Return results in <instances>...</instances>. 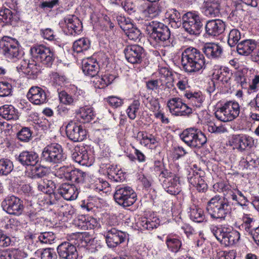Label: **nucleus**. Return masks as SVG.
<instances>
[{
	"label": "nucleus",
	"mask_w": 259,
	"mask_h": 259,
	"mask_svg": "<svg viewBox=\"0 0 259 259\" xmlns=\"http://www.w3.org/2000/svg\"><path fill=\"white\" fill-rule=\"evenodd\" d=\"M144 29L149 35L151 45L154 48L174 46L169 29L164 24L158 21L149 22L145 24Z\"/></svg>",
	"instance_id": "nucleus-1"
},
{
	"label": "nucleus",
	"mask_w": 259,
	"mask_h": 259,
	"mask_svg": "<svg viewBox=\"0 0 259 259\" xmlns=\"http://www.w3.org/2000/svg\"><path fill=\"white\" fill-rule=\"evenodd\" d=\"M181 65L185 72L190 74L197 73L206 67L205 57L199 50L189 47L182 53Z\"/></svg>",
	"instance_id": "nucleus-2"
},
{
	"label": "nucleus",
	"mask_w": 259,
	"mask_h": 259,
	"mask_svg": "<svg viewBox=\"0 0 259 259\" xmlns=\"http://www.w3.org/2000/svg\"><path fill=\"white\" fill-rule=\"evenodd\" d=\"M206 210L210 217L215 220H225L232 211L228 199L219 195L210 199L207 203Z\"/></svg>",
	"instance_id": "nucleus-3"
},
{
	"label": "nucleus",
	"mask_w": 259,
	"mask_h": 259,
	"mask_svg": "<svg viewBox=\"0 0 259 259\" xmlns=\"http://www.w3.org/2000/svg\"><path fill=\"white\" fill-rule=\"evenodd\" d=\"M56 180L50 181V187L53 190V192H50V216H51V219H50V222L53 225L57 224V222L61 220V214L62 213L63 216L68 217L69 214H71V211L69 210L70 208L68 206L63 207L58 201V199L60 197V195L54 191L56 188Z\"/></svg>",
	"instance_id": "nucleus-4"
},
{
	"label": "nucleus",
	"mask_w": 259,
	"mask_h": 259,
	"mask_svg": "<svg viewBox=\"0 0 259 259\" xmlns=\"http://www.w3.org/2000/svg\"><path fill=\"white\" fill-rule=\"evenodd\" d=\"M240 113V106L235 101H227L216 110L215 117L223 122L230 121L237 117Z\"/></svg>",
	"instance_id": "nucleus-5"
},
{
	"label": "nucleus",
	"mask_w": 259,
	"mask_h": 259,
	"mask_svg": "<svg viewBox=\"0 0 259 259\" xmlns=\"http://www.w3.org/2000/svg\"><path fill=\"white\" fill-rule=\"evenodd\" d=\"M0 51L6 58L12 61L19 59L21 55L18 41L6 36L0 40Z\"/></svg>",
	"instance_id": "nucleus-6"
},
{
	"label": "nucleus",
	"mask_w": 259,
	"mask_h": 259,
	"mask_svg": "<svg viewBox=\"0 0 259 259\" xmlns=\"http://www.w3.org/2000/svg\"><path fill=\"white\" fill-rule=\"evenodd\" d=\"M75 241L72 243L64 242L61 243L59 245L56 244L55 247L57 248L59 256L64 259H77L78 253L77 252L76 246L80 245V242H82V234L74 235Z\"/></svg>",
	"instance_id": "nucleus-7"
},
{
	"label": "nucleus",
	"mask_w": 259,
	"mask_h": 259,
	"mask_svg": "<svg viewBox=\"0 0 259 259\" xmlns=\"http://www.w3.org/2000/svg\"><path fill=\"white\" fill-rule=\"evenodd\" d=\"M115 201L120 205L127 207L132 205L137 200L134 190L127 186H118L114 194Z\"/></svg>",
	"instance_id": "nucleus-8"
},
{
	"label": "nucleus",
	"mask_w": 259,
	"mask_h": 259,
	"mask_svg": "<svg viewBox=\"0 0 259 259\" xmlns=\"http://www.w3.org/2000/svg\"><path fill=\"white\" fill-rule=\"evenodd\" d=\"M182 20L183 27L186 32L191 35L199 34L202 24L198 15L195 13L187 12L182 16Z\"/></svg>",
	"instance_id": "nucleus-9"
},
{
	"label": "nucleus",
	"mask_w": 259,
	"mask_h": 259,
	"mask_svg": "<svg viewBox=\"0 0 259 259\" xmlns=\"http://www.w3.org/2000/svg\"><path fill=\"white\" fill-rule=\"evenodd\" d=\"M180 137L188 146H203L207 142L205 135L201 132L197 133L194 128L185 130Z\"/></svg>",
	"instance_id": "nucleus-10"
},
{
	"label": "nucleus",
	"mask_w": 259,
	"mask_h": 259,
	"mask_svg": "<svg viewBox=\"0 0 259 259\" xmlns=\"http://www.w3.org/2000/svg\"><path fill=\"white\" fill-rule=\"evenodd\" d=\"M169 112L175 116L189 115L192 113V109L184 103L180 98H172L167 103Z\"/></svg>",
	"instance_id": "nucleus-11"
},
{
	"label": "nucleus",
	"mask_w": 259,
	"mask_h": 259,
	"mask_svg": "<svg viewBox=\"0 0 259 259\" xmlns=\"http://www.w3.org/2000/svg\"><path fill=\"white\" fill-rule=\"evenodd\" d=\"M1 205L8 213L14 215L20 214L24 207L22 201L14 195L7 196L2 201Z\"/></svg>",
	"instance_id": "nucleus-12"
},
{
	"label": "nucleus",
	"mask_w": 259,
	"mask_h": 259,
	"mask_svg": "<svg viewBox=\"0 0 259 259\" xmlns=\"http://www.w3.org/2000/svg\"><path fill=\"white\" fill-rule=\"evenodd\" d=\"M106 242L110 248H114L123 242L126 238V234L115 228L108 227L104 233Z\"/></svg>",
	"instance_id": "nucleus-13"
},
{
	"label": "nucleus",
	"mask_w": 259,
	"mask_h": 259,
	"mask_svg": "<svg viewBox=\"0 0 259 259\" xmlns=\"http://www.w3.org/2000/svg\"><path fill=\"white\" fill-rule=\"evenodd\" d=\"M124 53L127 61L132 64L141 63L145 57L143 48L138 45L127 46Z\"/></svg>",
	"instance_id": "nucleus-14"
},
{
	"label": "nucleus",
	"mask_w": 259,
	"mask_h": 259,
	"mask_svg": "<svg viewBox=\"0 0 259 259\" xmlns=\"http://www.w3.org/2000/svg\"><path fill=\"white\" fill-rule=\"evenodd\" d=\"M57 172L60 176L63 175L65 179L77 183H83L87 176L85 172L78 169H73L67 166L59 167Z\"/></svg>",
	"instance_id": "nucleus-15"
},
{
	"label": "nucleus",
	"mask_w": 259,
	"mask_h": 259,
	"mask_svg": "<svg viewBox=\"0 0 259 259\" xmlns=\"http://www.w3.org/2000/svg\"><path fill=\"white\" fill-rule=\"evenodd\" d=\"M67 137L74 142L82 141L85 137V131L81 125L75 121H71L66 126Z\"/></svg>",
	"instance_id": "nucleus-16"
},
{
	"label": "nucleus",
	"mask_w": 259,
	"mask_h": 259,
	"mask_svg": "<svg viewBox=\"0 0 259 259\" xmlns=\"http://www.w3.org/2000/svg\"><path fill=\"white\" fill-rule=\"evenodd\" d=\"M190 172L188 179L190 184L194 187L199 192H204L207 189V185L203 178L204 172L201 170Z\"/></svg>",
	"instance_id": "nucleus-17"
},
{
	"label": "nucleus",
	"mask_w": 259,
	"mask_h": 259,
	"mask_svg": "<svg viewBox=\"0 0 259 259\" xmlns=\"http://www.w3.org/2000/svg\"><path fill=\"white\" fill-rule=\"evenodd\" d=\"M27 98L32 103L40 105L46 103L47 94L45 91L38 87H32L27 94Z\"/></svg>",
	"instance_id": "nucleus-18"
},
{
	"label": "nucleus",
	"mask_w": 259,
	"mask_h": 259,
	"mask_svg": "<svg viewBox=\"0 0 259 259\" xmlns=\"http://www.w3.org/2000/svg\"><path fill=\"white\" fill-rule=\"evenodd\" d=\"M120 28L125 32L129 39L136 40L139 38L141 34L140 30L133 26L130 19L126 20L124 17L118 19Z\"/></svg>",
	"instance_id": "nucleus-19"
},
{
	"label": "nucleus",
	"mask_w": 259,
	"mask_h": 259,
	"mask_svg": "<svg viewBox=\"0 0 259 259\" xmlns=\"http://www.w3.org/2000/svg\"><path fill=\"white\" fill-rule=\"evenodd\" d=\"M206 33L209 36H218L225 29V23L220 19L209 20L205 25Z\"/></svg>",
	"instance_id": "nucleus-20"
},
{
	"label": "nucleus",
	"mask_w": 259,
	"mask_h": 259,
	"mask_svg": "<svg viewBox=\"0 0 259 259\" xmlns=\"http://www.w3.org/2000/svg\"><path fill=\"white\" fill-rule=\"evenodd\" d=\"M163 178L164 180L162 182V186L167 193L175 195L180 192L181 187L179 178L174 177L170 175Z\"/></svg>",
	"instance_id": "nucleus-21"
},
{
	"label": "nucleus",
	"mask_w": 259,
	"mask_h": 259,
	"mask_svg": "<svg viewBox=\"0 0 259 259\" xmlns=\"http://www.w3.org/2000/svg\"><path fill=\"white\" fill-rule=\"evenodd\" d=\"M64 20L69 34L76 35L82 31V23L76 16L68 15L64 18Z\"/></svg>",
	"instance_id": "nucleus-22"
},
{
	"label": "nucleus",
	"mask_w": 259,
	"mask_h": 259,
	"mask_svg": "<svg viewBox=\"0 0 259 259\" xmlns=\"http://www.w3.org/2000/svg\"><path fill=\"white\" fill-rule=\"evenodd\" d=\"M140 9L143 16L146 18H154L158 16L161 12V8L158 3H143Z\"/></svg>",
	"instance_id": "nucleus-23"
},
{
	"label": "nucleus",
	"mask_w": 259,
	"mask_h": 259,
	"mask_svg": "<svg viewBox=\"0 0 259 259\" xmlns=\"http://www.w3.org/2000/svg\"><path fill=\"white\" fill-rule=\"evenodd\" d=\"M222 0H207L204 2L203 10L205 15L209 17L219 16L220 14Z\"/></svg>",
	"instance_id": "nucleus-24"
},
{
	"label": "nucleus",
	"mask_w": 259,
	"mask_h": 259,
	"mask_svg": "<svg viewBox=\"0 0 259 259\" xmlns=\"http://www.w3.org/2000/svg\"><path fill=\"white\" fill-rule=\"evenodd\" d=\"M57 192L67 200L75 199L78 194L77 188L74 185L68 183L62 184L57 189Z\"/></svg>",
	"instance_id": "nucleus-25"
},
{
	"label": "nucleus",
	"mask_w": 259,
	"mask_h": 259,
	"mask_svg": "<svg viewBox=\"0 0 259 259\" xmlns=\"http://www.w3.org/2000/svg\"><path fill=\"white\" fill-rule=\"evenodd\" d=\"M72 158L76 162L82 165H91V161H90L85 147H75L72 153Z\"/></svg>",
	"instance_id": "nucleus-26"
},
{
	"label": "nucleus",
	"mask_w": 259,
	"mask_h": 259,
	"mask_svg": "<svg viewBox=\"0 0 259 259\" xmlns=\"http://www.w3.org/2000/svg\"><path fill=\"white\" fill-rule=\"evenodd\" d=\"M99 69V66L98 63L93 59L88 58L83 60L82 70L86 75L94 77L98 73Z\"/></svg>",
	"instance_id": "nucleus-27"
},
{
	"label": "nucleus",
	"mask_w": 259,
	"mask_h": 259,
	"mask_svg": "<svg viewBox=\"0 0 259 259\" xmlns=\"http://www.w3.org/2000/svg\"><path fill=\"white\" fill-rule=\"evenodd\" d=\"M256 42L254 40H244L237 45V51L240 55L248 56L256 49Z\"/></svg>",
	"instance_id": "nucleus-28"
},
{
	"label": "nucleus",
	"mask_w": 259,
	"mask_h": 259,
	"mask_svg": "<svg viewBox=\"0 0 259 259\" xmlns=\"http://www.w3.org/2000/svg\"><path fill=\"white\" fill-rule=\"evenodd\" d=\"M38 155L32 151H23L18 157L19 161L23 165L34 166L38 161Z\"/></svg>",
	"instance_id": "nucleus-29"
},
{
	"label": "nucleus",
	"mask_w": 259,
	"mask_h": 259,
	"mask_svg": "<svg viewBox=\"0 0 259 259\" xmlns=\"http://www.w3.org/2000/svg\"><path fill=\"white\" fill-rule=\"evenodd\" d=\"M52 149L50 150V162H52L50 165L51 168H56L58 165H54L55 163H59L66 158V155L63 153L61 147H51ZM57 169L55 168V170Z\"/></svg>",
	"instance_id": "nucleus-30"
},
{
	"label": "nucleus",
	"mask_w": 259,
	"mask_h": 259,
	"mask_svg": "<svg viewBox=\"0 0 259 259\" xmlns=\"http://www.w3.org/2000/svg\"><path fill=\"white\" fill-rule=\"evenodd\" d=\"M203 52L210 58H217L221 57L223 53V49L217 44H206L203 48Z\"/></svg>",
	"instance_id": "nucleus-31"
},
{
	"label": "nucleus",
	"mask_w": 259,
	"mask_h": 259,
	"mask_svg": "<svg viewBox=\"0 0 259 259\" xmlns=\"http://www.w3.org/2000/svg\"><path fill=\"white\" fill-rule=\"evenodd\" d=\"M30 51L32 55L35 56L38 60L44 64L48 65L49 64V60L47 59L49 50L44 45L34 47L31 49Z\"/></svg>",
	"instance_id": "nucleus-32"
},
{
	"label": "nucleus",
	"mask_w": 259,
	"mask_h": 259,
	"mask_svg": "<svg viewBox=\"0 0 259 259\" xmlns=\"http://www.w3.org/2000/svg\"><path fill=\"white\" fill-rule=\"evenodd\" d=\"M165 243L168 249L173 252H178L181 246L182 241L176 234H169L167 236Z\"/></svg>",
	"instance_id": "nucleus-33"
},
{
	"label": "nucleus",
	"mask_w": 259,
	"mask_h": 259,
	"mask_svg": "<svg viewBox=\"0 0 259 259\" xmlns=\"http://www.w3.org/2000/svg\"><path fill=\"white\" fill-rule=\"evenodd\" d=\"M0 20L7 24L14 25L19 20V17L16 12L4 8L0 10Z\"/></svg>",
	"instance_id": "nucleus-34"
},
{
	"label": "nucleus",
	"mask_w": 259,
	"mask_h": 259,
	"mask_svg": "<svg viewBox=\"0 0 259 259\" xmlns=\"http://www.w3.org/2000/svg\"><path fill=\"white\" fill-rule=\"evenodd\" d=\"M0 116L8 120L18 118V112L12 105H5L0 107Z\"/></svg>",
	"instance_id": "nucleus-35"
},
{
	"label": "nucleus",
	"mask_w": 259,
	"mask_h": 259,
	"mask_svg": "<svg viewBox=\"0 0 259 259\" xmlns=\"http://www.w3.org/2000/svg\"><path fill=\"white\" fill-rule=\"evenodd\" d=\"M115 78V75L106 72L101 77H96L94 80V82L98 88L103 89L111 84Z\"/></svg>",
	"instance_id": "nucleus-36"
},
{
	"label": "nucleus",
	"mask_w": 259,
	"mask_h": 259,
	"mask_svg": "<svg viewBox=\"0 0 259 259\" xmlns=\"http://www.w3.org/2000/svg\"><path fill=\"white\" fill-rule=\"evenodd\" d=\"M166 17L169 20V23L172 27L178 28L182 24L181 16L177 10L172 9L169 10L165 14Z\"/></svg>",
	"instance_id": "nucleus-37"
},
{
	"label": "nucleus",
	"mask_w": 259,
	"mask_h": 259,
	"mask_svg": "<svg viewBox=\"0 0 259 259\" xmlns=\"http://www.w3.org/2000/svg\"><path fill=\"white\" fill-rule=\"evenodd\" d=\"M236 149L241 152H245L247 154V156L244 161L245 164L244 167L246 168L250 169L256 167L259 165V159L254 158L252 157L251 153L248 149L243 148L242 147H236Z\"/></svg>",
	"instance_id": "nucleus-38"
},
{
	"label": "nucleus",
	"mask_w": 259,
	"mask_h": 259,
	"mask_svg": "<svg viewBox=\"0 0 259 259\" xmlns=\"http://www.w3.org/2000/svg\"><path fill=\"white\" fill-rule=\"evenodd\" d=\"M231 146H252L254 144L252 138L243 135H235L232 137Z\"/></svg>",
	"instance_id": "nucleus-39"
},
{
	"label": "nucleus",
	"mask_w": 259,
	"mask_h": 259,
	"mask_svg": "<svg viewBox=\"0 0 259 259\" xmlns=\"http://www.w3.org/2000/svg\"><path fill=\"white\" fill-rule=\"evenodd\" d=\"M159 220L158 218L153 217L152 218H141L138 224L144 229L152 230L157 228L159 225Z\"/></svg>",
	"instance_id": "nucleus-40"
},
{
	"label": "nucleus",
	"mask_w": 259,
	"mask_h": 259,
	"mask_svg": "<svg viewBox=\"0 0 259 259\" xmlns=\"http://www.w3.org/2000/svg\"><path fill=\"white\" fill-rule=\"evenodd\" d=\"M77 115L78 118H81L83 122L90 121L95 116L93 108L88 106L80 108L77 112Z\"/></svg>",
	"instance_id": "nucleus-41"
},
{
	"label": "nucleus",
	"mask_w": 259,
	"mask_h": 259,
	"mask_svg": "<svg viewBox=\"0 0 259 259\" xmlns=\"http://www.w3.org/2000/svg\"><path fill=\"white\" fill-rule=\"evenodd\" d=\"M185 96L196 107H200L204 100V97L200 92H187Z\"/></svg>",
	"instance_id": "nucleus-42"
},
{
	"label": "nucleus",
	"mask_w": 259,
	"mask_h": 259,
	"mask_svg": "<svg viewBox=\"0 0 259 259\" xmlns=\"http://www.w3.org/2000/svg\"><path fill=\"white\" fill-rule=\"evenodd\" d=\"M242 221L243 224L241 227L249 235L252 230H254V228H256L254 225L255 220L253 218H251L250 214H244Z\"/></svg>",
	"instance_id": "nucleus-43"
},
{
	"label": "nucleus",
	"mask_w": 259,
	"mask_h": 259,
	"mask_svg": "<svg viewBox=\"0 0 259 259\" xmlns=\"http://www.w3.org/2000/svg\"><path fill=\"white\" fill-rule=\"evenodd\" d=\"M90 47L89 40L85 38H81L74 42L72 49L74 52L79 53L88 50Z\"/></svg>",
	"instance_id": "nucleus-44"
},
{
	"label": "nucleus",
	"mask_w": 259,
	"mask_h": 259,
	"mask_svg": "<svg viewBox=\"0 0 259 259\" xmlns=\"http://www.w3.org/2000/svg\"><path fill=\"white\" fill-rule=\"evenodd\" d=\"M13 164L10 159L2 158L0 159V176H7L13 169Z\"/></svg>",
	"instance_id": "nucleus-45"
},
{
	"label": "nucleus",
	"mask_w": 259,
	"mask_h": 259,
	"mask_svg": "<svg viewBox=\"0 0 259 259\" xmlns=\"http://www.w3.org/2000/svg\"><path fill=\"white\" fill-rule=\"evenodd\" d=\"M190 217L193 221L197 223L202 222L205 220L203 211L196 206L190 208Z\"/></svg>",
	"instance_id": "nucleus-46"
},
{
	"label": "nucleus",
	"mask_w": 259,
	"mask_h": 259,
	"mask_svg": "<svg viewBox=\"0 0 259 259\" xmlns=\"http://www.w3.org/2000/svg\"><path fill=\"white\" fill-rule=\"evenodd\" d=\"M240 239V234L236 230L227 231L223 244L230 246L234 244Z\"/></svg>",
	"instance_id": "nucleus-47"
},
{
	"label": "nucleus",
	"mask_w": 259,
	"mask_h": 259,
	"mask_svg": "<svg viewBox=\"0 0 259 259\" xmlns=\"http://www.w3.org/2000/svg\"><path fill=\"white\" fill-rule=\"evenodd\" d=\"M231 73L228 68L220 69L217 73H213L214 78L222 82L223 83H227L231 78Z\"/></svg>",
	"instance_id": "nucleus-48"
},
{
	"label": "nucleus",
	"mask_w": 259,
	"mask_h": 259,
	"mask_svg": "<svg viewBox=\"0 0 259 259\" xmlns=\"http://www.w3.org/2000/svg\"><path fill=\"white\" fill-rule=\"evenodd\" d=\"M140 102L138 100H135L130 105L126 110V113L128 117L132 120L135 119L137 115V113L139 110Z\"/></svg>",
	"instance_id": "nucleus-49"
},
{
	"label": "nucleus",
	"mask_w": 259,
	"mask_h": 259,
	"mask_svg": "<svg viewBox=\"0 0 259 259\" xmlns=\"http://www.w3.org/2000/svg\"><path fill=\"white\" fill-rule=\"evenodd\" d=\"M153 169L156 173L155 174L158 175L160 178H163L171 175V172L165 169L163 163L160 161H155Z\"/></svg>",
	"instance_id": "nucleus-50"
},
{
	"label": "nucleus",
	"mask_w": 259,
	"mask_h": 259,
	"mask_svg": "<svg viewBox=\"0 0 259 259\" xmlns=\"http://www.w3.org/2000/svg\"><path fill=\"white\" fill-rule=\"evenodd\" d=\"M241 38V33L237 29H232L228 35V44L231 47H234Z\"/></svg>",
	"instance_id": "nucleus-51"
},
{
	"label": "nucleus",
	"mask_w": 259,
	"mask_h": 259,
	"mask_svg": "<svg viewBox=\"0 0 259 259\" xmlns=\"http://www.w3.org/2000/svg\"><path fill=\"white\" fill-rule=\"evenodd\" d=\"M210 230L217 239L223 244L227 233L225 229L217 226H211Z\"/></svg>",
	"instance_id": "nucleus-52"
},
{
	"label": "nucleus",
	"mask_w": 259,
	"mask_h": 259,
	"mask_svg": "<svg viewBox=\"0 0 259 259\" xmlns=\"http://www.w3.org/2000/svg\"><path fill=\"white\" fill-rule=\"evenodd\" d=\"M98 225V223L96 220L91 217H88L86 219V222L82 223V224H78V226L80 227V229L83 230L93 229L97 227Z\"/></svg>",
	"instance_id": "nucleus-53"
},
{
	"label": "nucleus",
	"mask_w": 259,
	"mask_h": 259,
	"mask_svg": "<svg viewBox=\"0 0 259 259\" xmlns=\"http://www.w3.org/2000/svg\"><path fill=\"white\" fill-rule=\"evenodd\" d=\"M235 80L242 89H247L248 84L245 73L243 71H238L235 74Z\"/></svg>",
	"instance_id": "nucleus-54"
},
{
	"label": "nucleus",
	"mask_w": 259,
	"mask_h": 259,
	"mask_svg": "<svg viewBox=\"0 0 259 259\" xmlns=\"http://www.w3.org/2000/svg\"><path fill=\"white\" fill-rule=\"evenodd\" d=\"M161 72L163 74V77L167 80L165 82V87L168 89H171L174 87L173 74L171 72L167 69H163Z\"/></svg>",
	"instance_id": "nucleus-55"
},
{
	"label": "nucleus",
	"mask_w": 259,
	"mask_h": 259,
	"mask_svg": "<svg viewBox=\"0 0 259 259\" xmlns=\"http://www.w3.org/2000/svg\"><path fill=\"white\" fill-rule=\"evenodd\" d=\"M163 83V82L162 78L149 80L146 82V87L149 90L156 91L162 85Z\"/></svg>",
	"instance_id": "nucleus-56"
},
{
	"label": "nucleus",
	"mask_w": 259,
	"mask_h": 259,
	"mask_svg": "<svg viewBox=\"0 0 259 259\" xmlns=\"http://www.w3.org/2000/svg\"><path fill=\"white\" fill-rule=\"evenodd\" d=\"M17 137L19 140L23 142H27L31 138V132L28 127H23L17 134Z\"/></svg>",
	"instance_id": "nucleus-57"
},
{
	"label": "nucleus",
	"mask_w": 259,
	"mask_h": 259,
	"mask_svg": "<svg viewBox=\"0 0 259 259\" xmlns=\"http://www.w3.org/2000/svg\"><path fill=\"white\" fill-rule=\"evenodd\" d=\"M12 86L8 82H0V97L10 95L12 92Z\"/></svg>",
	"instance_id": "nucleus-58"
},
{
	"label": "nucleus",
	"mask_w": 259,
	"mask_h": 259,
	"mask_svg": "<svg viewBox=\"0 0 259 259\" xmlns=\"http://www.w3.org/2000/svg\"><path fill=\"white\" fill-rule=\"evenodd\" d=\"M57 90L58 92L60 100L62 103L65 104L70 105L73 102V98L70 95H68L65 91H61L59 92V88H57Z\"/></svg>",
	"instance_id": "nucleus-59"
},
{
	"label": "nucleus",
	"mask_w": 259,
	"mask_h": 259,
	"mask_svg": "<svg viewBox=\"0 0 259 259\" xmlns=\"http://www.w3.org/2000/svg\"><path fill=\"white\" fill-rule=\"evenodd\" d=\"M247 89L249 94L256 92L259 90V74L254 76L251 83L248 85Z\"/></svg>",
	"instance_id": "nucleus-60"
},
{
	"label": "nucleus",
	"mask_w": 259,
	"mask_h": 259,
	"mask_svg": "<svg viewBox=\"0 0 259 259\" xmlns=\"http://www.w3.org/2000/svg\"><path fill=\"white\" fill-rule=\"evenodd\" d=\"M12 240L11 238L5 234L4 232L0 230V247H6L11 245Z\"/></svg>",
	"instance_id": "nucleus-61"
},
{
	"label": "nucleus",
	"mask_w": 259,
	"mask_h": 259,
	"mask_svg": "<svg viewBox=\"0 0 259 259\" xmlns=\"http://www.w3.org/2000/svg\"><path fill=\"white\" fill-rule=\"evenodd\" d=\"M107 102L109 104L114 107L117 108L123 104L122 99L115 96H110L107 98Z\"/></svg>",
	"instance_id": "nucleus-62"
},
{
	"label": "nucleus",
	"mask_w": 259,
	"mask_h": 259,
	"mask_svg": "<svg viewBox=\"0 0 259 259\" xmlns=\"http://www.w3.org/2000/svg\"><path fill=\"white\" fill-rule=\"evenodd\" d=\"M207 130L211 133H221L225 131V128L223 126H217L214 123L210 122L207 124Z\"/></svg>",
	"instance_id": "nucleus-63"
},
{
	"label": "nucleus",
	"mask_w": 259,
	"mask_h": 259,
	"mask_svg": "<svg viewBox=\"0 0 259 259\" xmlns=\"http://www.w3.org/2000/svg\"><path fill=\"white\" fill-rule=\"evenodd\" d=\"M218 259H234L235 256L233 252L220 251L217 253Z\"/></svg>",
	"instance_id": "nucleus-64"
}]
</instances>
